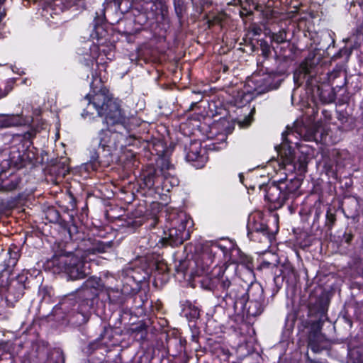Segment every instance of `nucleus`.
Returning <instances> with one entry per match:
<instances>
[{
    "instance_id": "obj_6",
    "label": "nucleus",
    "mask_w": 363,
    "mask_h": 363,
    "mask_svg": "<svg viewBox=\"0 0 363 363\" xmlns=\"http://www.w3.org/2000/svg\"><path fill=\"white\" fill-rule=\"evenodd\" d=\"M173 165L170 163L169 159L162 157L157 162V168L149 170L144 177V182L147 188H151L155 184L160 183V179L167 182L170 176L168 171L173 169Z\"/></svg>"
},
{
    "instance_id": "obj_16",
    "label": "nucleus",
    "mask_w": 363,
    "mask_h": 363,
    "mask_svg": "<svg viewBox=\"0 0 363 363\" xmlns=\"http://www.w3.org/2000/svg\"><path fill=\"white\" fill-rule=\"evenodd\" d=\"M27 279V277L24 275H19L17 277L16 280H13L11 281L9 287V293H11L13 289L16 288L17 291L15 293V296L16 298H20L23 294V291L26 289V284L25 282Z\"/></svg>"
},
{
    "instance_id": "obj_15",
    "label": "nucleus",
    "mask_w": 363,
    "mask_h": 363,
    "mask_svg": "<svg viewBox=\"0 0 363 363\" xmlns=\"http://www.w3.org/2000/svg\"><path fill=\"white\" fill-rule=\"evenodd\" d=\"M7 255H9V258L5 259L4 267L0 269V271L9 270L16 266L20 257L19 250L16 246L10 247L7 252Z\"/></svg>"
},
{
    "instance_id": "obj_30",
    "label": "nucleus",
    "mask_w": 363,
    "mask_h": 363,
    "mask_svg": "<svg viewBox=\"0 0 363 363\" xmlns=\"http://www.w3.org/2000/svg\"><path fill=\"white\" fill-rule=\"evenodd\" d=\"M87 251L89 253H96V252H104L105 251V246L101 243L99 242L96 244V246L93 247L92 248L88 249Z\"/></svg>"
},
{
    "instance_id": "obj_39",
    "label": "nucleus",
    "mask_w": 363,
    "mask_h": 363,
    "mask_svg": "<svg viewBox=\"0 0 363 363\" xmlns=\"http://www.w3.org/2000/svg\"><path fill=\"white\" fill-rule=\"evenodd\" d=\"M72 228H73L74 230H76V226L72 225V227H70V228H69V230H69V233L70 235H71V233H72Z\"/></svg>"
},
{
    "instance_id": "obj_44",
    "label": "nucleus",
    "mask_w": 363,
    "mask_h": 363,
    "mask_svg": "<svg viewBox=\"0 0 363 363\" xmlns=\"http://www.w3.org/2000/svg\"><path fill=\"white\" fill-rule=\"evenodd\" d=\"M82 55H87L88 53L87 52H82Z\"/></svg>"
},
{
    "instance_id": "obj_2",
    "label": "nucleus",
    "mask_w": 363,
    "mask_h": 363,
    "mask_svg": "<svg viewBox=\"0 0 363 363\" xmlns=\"http://www.w3.org/2000/svg\"><path fill=\"white\" fill-rule=\"evenodd\" d=\"M101 279H88L76 295L65 297L60 303V308L69 314V321L75 326L86 323L90 317V310L98 297V289L102 286Z\"/></svg>"
},
{
    "instance_id": "obj_41",
    "label": "nucleus",
    "mask_w": 363,
    "mask_h": 363,
    "mask_svg": "<svg viewBox=\"0 0 363 363\" xmlns=\"http://www.w3.org/2000/svg\"><path fill=\"white\" fill-rule=\"evenodd\" d=\"M239 177H240V182H242V180H243V176H242V174H240L239 175Z\"/></svg>"
},
{
    "instance_id": "obj_19",
    "label": "nucleus",
    "mask_w": 363,
    "mask_h": 363,
    "mask_svg": "<svg viewBox=\"0 0 363 363\" xmlns=\"http://www.w3.org/2000/svg\"><path fill=\"white\" fill-rule=\"evenodd\" d=\"M321 339V334L318 331L310 333L308 335V345L313 350H315V347L318 346V343L320 342Z\"/></svg>"
},
{
    "instance_id": "obj_36",
    "label": "nucleus",
    "mask_w": 363,
    "mask_h": 363,
    "mask_svg": "<svg viewBox=\"0 0 363 363\" xmlns=\"http://www.w3.org/2000/svg\"><path fill=\"white\" fill-rule=\"evenodd\" d=\"M7 95V92L6 91H2L1 89H0V99L6 96Z\"/></svg>"
},
{
    "instance_id": "obj_7",
    "label": "nucleus",
    "mask_w": 363,
    "mask_h": 363,
    "mask_svg": "<svg viewBox=\"0 0 363 363\" xmlns=\"http://www.w3.org/2000/svg\"><path fill=\"white\" fill-rule=\"evenodd\" d=\"M121 137V134L108 128L100 131L99 136L93 139L92 145L94 147H101L103 150H106L107 148L108 151H111L112 149L116 148Z\"/></svg>"
},
{
    "instance_id": "obj_5",
    "label": "nucleus",
    "mask_w": 363,
    "mask_h": 363,
    "mask_svg": "<svg viewBox=\"0 0 363 363\" xmlns=\"http://www.w3.org/2000/svg\"><path fill=\"white\" fill-rule=\"evenodd\" d=\"M57 260L60 269L72 280L84 279L91 273L89 264L79 251L61 255Z\"/></svg>"
},
{
    "instance_id": "obj_3",
    "label": "nucleus",
    "mask_w": 363,
    "mask_h": 363,
    "mask_svg": "<svg viewBox=\"0 0 363 363\" xmlns=\"http://www.w3.org/2000/svg\"><path fill=\"white\" fill-rule=\"evenodd\" d=\"M87 106L82 113L86 118L93 114L95 110L99 116H104V121L107 125H123L125 116L122 112L121 104L112 97L106 88H101L98 91H93L86 95L84 99Z\"/></svg>"
},
{
    "instance_id": "obj_14",
    "label": "nucleus",
    "mask_w": 363,
    "mask_h": 363,
    "mask_svg": "<svg viewBox=\"0 0 363 363\" xmlns=\"http://www.w3.org/2000/svg\"><path fill=\"white\" fill-rule=\"evenodd\" d=\"M319 126L317 124H313L310 126H306L301 128L298 135L306 141L318 142V133Z\"/></svg>"
},
{
    "instance_id": "obj_23",
    "label": "nucleus",
    "mask_w": 363,
    "mask_h": 363,
    "mask_svg": "<svg viewBox=\"0 0 363 363\" xmlns=\"http://www.w3.org/2000/svg\"><path fill=\"white\" fill-rule=\"evenodd\" d=\"M174 6L177 17L181 19L185 10L184 2L182 0H174Z\"/></svg>"
},
{
    "instance_id": "obj_37",
    "label": "nucleus",
    "mask_w": 363,
    "mask_h": 363,
    "mask_svg": "<svg viewBox=\"0 0 363 363\" xmlns=\"http://www.w3.org/2000/svg\"><path fill=\"white\" fill-rule=\"evenodd\" d=\"M123 33H125V34H131L132 33V30L130 29H125L124 30H123Z\"/></svg>"
},
{
    "instance_id": "obj_13",
    "label": "nucleus",
    "mask_w": 363,
    "mask_h": 363,
    "mask_svg": "<svg viewBox=\"0 0 363 363\" xmlns=\"http://www.w3.org/2000/svg\"><path fill=\"white\" fill-rule=\"evenodd\" d=\"M246 306L240 311H246L247 316L256 317L259 315L264 311V300H248Z\"/></svg>"
},
{
    "instance_id": "obj_10",
    "label": "nucleus",
    "mask_w": 363,
    "mask_h": 363,
    "mask_svg": "<svg viewBox=\"0 0 363 363\" xmlns=\"http://www.w3.org/2000/svg\"><path fill=\"white\" fill-rule=\"evenodd\" d=\"M265 191V199L274 203L275 208L281 207L285 203L286 196L283 195L282 189L279 181L268 184Z\"/></svg>"
},
{
    "instance_id": "obj_35",
    "label": "nucleus",
    "mask_w": 363,
    "mask_h": 363,
    "mask_svg": "<svg viewBox=\"0 0 363 363\" xmlns=\"http://www.w3.org/2000/svg\"><path fill=\"white\" fill-rule=\"evenodd\" d=\"M129 224H130V223H129ZM141 225V222L140 220H134L131 223V225L133 227H138V226H140Z\"/></svg>"
},
{
    "instance_id": "obj_24",
    "label": "nucleus",
    "mask_w": 363,
    "mask_h": 363,
    "mask_svg": "<svg viewBox=\"0 0 363 363\" xmlns=\"http://www.w3.org/2000/svg\"><path fill=\"white\" fill-rule=\"evenodd\" d=\"M272 40L277 43H282L286 40V33L284 30H279L278 33H273Z\"/></svg>"
},
{
    "instance_id": "obj_9",
    "label": "nucleus",
    "mask_w": 363,
    "mask_h": 363,
    "mask_svg": "<svg viewBox=\"0 0 363 363\" xmlns=\"http://www.w3.org/2000/svg\"><path fill=\"white\" fill-rule=\"evenodd\" d=\"M190 223L186 218H181L178 226L169 230L167 242L170 245L178 246L189 238L190 231L189 229H186V226Z\"/></svg>"
},
{
    "instance_id": "obj_27",
    "label": "nucleus",
    "mask_w": 363,
    "mask_h": 363,
    "mask_svg": "<svg viewBox=\"0 0 363 363\" xmlns=\"http://www.w3.org/2000/svg\"><path fill=\"white\" fill-rule=\"evenodd\" d=\"M262 55L264 58H267L271 52L270 46L266 41H262L260 43Z\"/></svg>"
},
{
    "instance_id": "obj_29",
    "label": "nucleus",
    "mask_w": 363,
    "mask_h": 363,
    "mask_svg": "<svg viewBox=\"0 0 363 363\" xmlns=\"http://www.w3.org/2000/svg\"><path fill=\"white\" fill-rule=\"evenodd\" d=\"M199 157H200L199 152L197 150L194 152L192 150V145H191L190 150L188 152V153L186 154V160L188 161H194V160H197Z\"/></svg>"
},
{
    "instance_id": "obj_43",
    "label": "nucleus",
    "mask_w": 363,
    "mask_h": 363,
    "mask_svg": "<svg viewBox=\"0 0 363 363\" xmlns=\"http://www.w3.org/2000/svg\"><path fill=\"white\" fill-rule=\"evenodd\" d=\"M118 23H119V25H120L121 23H123V21H122L121 19H120V21H118Z\"/></svg>"
},
{
    "instance_id": "obj_33",
    "label": "nucleus",
    "mask_w": 363,
    "mask_h": 363,
    "mask_svg": "<svg viewBox=\"0 0 363 363\" xmlns=\"http://www.w3.org/2000/svg\"><path fill=\"white\" fill-rule=\"evenodd\" d=\"M48 216H52V218H55V220L60 218L59 212L54 209H51L49 211Z\"/></svg>"
},
{
    "instance_id": "obj_26",
    "label": "nucleus",
    "mask_w": 363,
    "mask_h": 363,
    "mask_svg": "<svg viewBox=\"0 0 363 363\" xmlns=\"http://www.w3.org/2000/svg\"><path fill=\"white\" fill-rule=\"evenodd\" d=\"M271 78L272 76L269 75L262 79V80L264 82V87L262 89V91H267L278 87V85L272 84L271 82Z\"/></svg>"
},
{
    "instance_id": "obj_1",
    "label": "nucleus",
    "mask_w": 363,
    "mask_h": 363,
    "mask_svg": "<svg viewBox=\"0 0 363 363\" xmlns=\"http://www.w3.org/2000/svg\"><path fill=\"white\" fill-rule=\"evenodd\" d=\"M235 267L223 265L216 267L211 273L201 280V287L211 291L235 311L243 309L248 300H264V290L257 281H251L247 288L235 282Z\"/></svg>"
},
{
    "instance_id": "obj_18",
    "label": "nucleus",
    "mask_w": 363,
    "mask_h": 363,
    "mask_svg": "<svg viewBox=\"0 0 363 363\" xmlns=\"http://www.w3.org/2000/svg\"><path fill=\"white\" fill-rule=\"evenodd\" d=\"M21 179L17 177H13L9 180L0 184V191H11L18 189Z\"/></svg>"
},
{
    "instance_id": "obj_34",
    "label": "nucleus",
    "mask_w": 363,
    "mask_h": 363,
    "mask_svg": "<svg viewBox=\"0 0 363 363\" xmlns=\"http://www.w3.org/2000/svg\"><path fill=\"white\" fill-rule=\"evenodd\" d=\"M340 74V72L339 71H335V72L330 73V74L329 76V79L330 81L335 79V78L339 77Z\"/></svg>"
},
{
    "instance_id": "obj_22",
    "label": "nucleus",
    "mask_w": 363,
    "mask_h": 363,
    "mask_svg": "<svg viewBox=\"0 0 363 363\" xmlns=\"http://www.w3.org/2000/svg\"><path fill=\"white\" fill-rule=\"evenodd\" d=\"M336 220L335 211L328 207L326 212V221L325 225L328 228H331Z\"/></svg>"
},
{
    "instance_id": "obj_12",
    "label": "nucleus",
    "mask_w": 363,
    "mask_h": 363,
    "mask_svg": "<svg viewBox=\"0 0 363 363\" xmlns=\"http://www.w3.org/2000/svg\"><path fill=\"white\" fill-rule=\"evenodd\" d=\"M279 182L282 189L283 195L286 196V201L294 196L301 186L300 180L296 178L280 179Z\"/></svg>"
},
{
    "instance_id": "obj_32",
    "label": "nucleus",
    "mask_w": 363,
    "mask_h": 363,
    "mask_svg": "<svg viewBox=\"0 0 363 363\" xmlns=\"http://www.w3.org/2000/svg\"><path fill=\"white\" fill-rule=\"evenodd\" d=\"M251 259L246 255L240 256V262L245 265H247L250 262Z\"/></svg>"
},
{
    "instance_id": "obj_4",
    "label": "nucleus",
    "mask_w": 363,
    "mask_h": 363,
    "mask_svg": "<svg viewBox=\"0 0 363 363\" xmlns=\"http://www.w3.org/2000/svg\"><path fill=\"white\" fill-rule=\"evenodd\" d=\"M298 133H300V130H294V128L287 127L282 133V143L277 151L281 156V163L285 169L303 174L307 171L308 157L301 155L296 159L294 150L289 145L291 143L298 144L296 141H294V138H298Z\"/></svg>"
},
{
    "instance_id": "obj_21",
    "label": "nucleus",
    "mask_w": 363,
    "mask_h": 363,
    "mask_svg": "<svg viewBox=\"0 0 363 363\" xmlns=\"http://www.w3.org/2000/svg\"><path fill=\"white\" fill-rule=\"evenodd\" d=\"M313 68V66L312 64L309 63L308 62H303L301 65L299 72L300 74H303L304 77H312V69Z\"/></svg>"
},
{
    "instance_id": "obj_42",
    "label": "nucleus",
    "mask_w": 363,
    "mask_h": 363,
    "mask_svg": "<svg viewBox=\"0 0 363 363\" xmlns=\"http://www.w3.org/2000/svg\"><path fill=\"white\" fill-rule=\"evenodd\" d=\"M58 259H59V257L57 259L54 260V262H56V264L60 267V265L58 264V262H59V261L57 260Z\"/></svg>"
},
{
    "instance_id": "obj_28",
    "label": "nucleus",
    "mask_w": 363,
    "mask_h": 363,
    "mask_svg": "<svg viewBox=\"0 0 363 363\" xmlns=\"http://www.w3.org/2000/svg\"><path fill=\"white\" fill-rule=\"evenodd\" d=\"M295 270L291 266H285L283 270L284 278L288 277L289 279L295 277Z\"/></svg>"
},
{
    "instance_id": "obj_38",
    "label": "nucleus",
    "mask_w": 363,
    "mask_h": 363,
    "mask_svg": "<svg viewBox=\"0 0 363 363\" xmlns=\"http://www.w3.org/2000/svg\"><path fill=\"white\" fill-rule=\"evenodd\" d=\"M196 105V102H192L191 104V106H190V108H189V110H193L194 108V106Z\"/></svg>"
},
{
    "instance_id": "obj_8",
    "label": "nucleus",
    "mask_w": 363,
    "mask_h": 363,
    "mask_svg": "<svg viewBox=\"0 0 363 363\" xmlns=\"http://www.w3.org/2000/svg\"><path fill=\"white\" fill-rule=\"evenodd\" d=\"M221 247L217 243L207 242L202 247L201 254L196 258L197 265L201 264L203 271L213 263L217 255L221 251Z\"/></svg>"
},
{
    "instance_id": "obj_31",
    "label": "nucleus",
    "mask_w": 363,
    "mask_h": 363,
    "mask_svg": "<svg viewBox=\"0 0 363 363\" xmlns=\"http://www.w3.org/2000/svg\"><path fill=\"white\" fill-rule=\"evenodd\" d=\"M164 181L165 186H167V183H169L172 186H177L179 184V181L177 178L173 177L171 174L169 176V179L165 182L164 179H160V182Z\"/></svg>"
},
{
    "instance_id": "obj_40",
    "label": "nucleus",
    "mask_w": 363,
    "mask_h": 363,
    "mask_svg": "<svg viewBox=\"0 0 363 363\" xmlns=\"http://www.w3.org/2000/svg\"><path fill=\"white\" fill-rule=\"evenodd\" d=\"M167 9L166 6H162V12L163 13L164 11H165Z\"/></svg>"
},
{
    "instance_id": "obj_17",
    "label": "nucleus",
    "mask_w": 363,
    "mask_h": 363,
    "mask_svg": "<svg viewBox=\"0 0 363 363\" xmlns=\"http://www.w3.org/2000/svg\"><path fill=\"white\" fill-rule=\"evenodd\" d=\"M247 228V235L250 238H251L254 233H260L264 235L268 234V228L266 225L255 220H252L251 218L249 219Z\"/></svg>"
},
{
    "instance_id": "obj_20",
    "label": "nucleus",
    "mask_w": 363,
    "mask_h": 363,
    "mask_svg": "<svg viewBox=\"0 0 363 363\" xmlns=\"http://www.w3.org/2000/svg\"><path fill=\"white\" fill-rule=\"evenodd\" d=\"M91 147H93V151H91L89 166L92 170H96L100 166V162L99 161V153L95 150L96 147H94L92 145Z\"/></svg>"
},
{
    "instance_id": "obj_25",
    "label": "nucleus",
    "mask_w": 363,
    "mask_h": 363,
    "mask_svg": "<svg viewBox=\"0 0 363 363\" xmlns=\"http://www.w3.org/2000/svg\"><path fill=\"white\" fill-rule=\"evenodd\" d=\"M51 358L55 359L54 363H65L63 352L60 350H55L51 354Z\"/></svg>"
},
{
    "instance_id": "obj_11",
    "label": "nucleus",
    "mask_w": 363,
    "mask_h": 363,
    "mask_svg": "<svg viewBox=\"0 0 363 363\" xmlns=\"http://www.w3.org/2000/svg\"><path fill=\"white\" fill-rule=\"evenodd\" d=\"M116 279L113 277L106 278L104 287L106 289L109 301L115 304H123L125 301V295L121 291L118 286H112Z\"/></svg>"
}]
</instances>
